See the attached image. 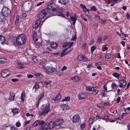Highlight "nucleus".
<instances>
[{
	"label": "nucleus",
	"mask_w": 130,
	"mask_h": 130,
	"mask_svg": "<svg viewBox=\"0 0 130 130\" xmlns=\"http://www.w3.org/2000/svg\"><path fill=\"white\" fill-rule=\"evenodd\" d=\"M26 41V37L24 34H23L19 35L15 39H13L12 42L16 46H19L25 43Z\"/></svg>",
	"instance_id": "1"
},
{
	"label": "nucleus",
	"mask_w": 130,
	"mask_h": 130,
	"mask_svg": "<svg viewBox=\"0 0 130 130\" xmlns=\"http://www.w3.org/2000/svg\"><path fill=\"white\" fill-rule=\"evenodd\" d=\"M63 12V9L62 8H52L51 11L50 12V16L49 17L56 15L64 18V14L61 13Z\"/></svg>",
	"instance_id": "2"
},
{
	"label": "nucleus",
	"mask_w": 130,
	"mask_h": 130,
	"mask_svg": "<svg viewBox=\"0 0 130 130\" xmlns=\"http://www.w3.org/2000/svg\"><path fill=\"white\" fill-rule=\"evenodd\" d=\"M41 109L42 111L41 113L42 115H44L48 113L50 110V107L49 105L47 104H44L42 105Z\"/></svg>",
	"instance_id": "3"
},
{
	"label": "nucleus",
	"mask_w": 130,
	"mask_h": 130,
	"mask_svg": "<svg viewBox=\"0 0 130 130\" xmlns=\"http://www.w3.org/2000/svg\"><path fill=\"white\" fill-rule=\"evenodd\" d=\"M10 13V10L7 7H4L1 11V14L2 16L5 18L6 19V17H7Z\"/></svg>",
	"instance_id": "4"
},
{
	"label": "nucleus",
	"mask_w": 130,
	"mask_h": 130,
	"mask_svg": "<svg viewBox=\"0 0 130 130\" xmlns=\"http://www.w3.org/2000/svg\"><path fill=\"white\" fill-rule=\"evenodd\" d=\"M42 68L47 74H49L50 73L53 72L56 70L55 68L50 66L45 67V66H42Z\"/></svg>",
	"instance_id": "5"
},
{
	"label": "nucleus",
	"mask_w": 130,
	"mask_h": 130,
	"mask_svg": "<svg viewBox=\"0 0 130 130\" xmlns=\"http://www.w3.org/2000/svg\"><path fill=\"white\" fill-rule=\"evenodd\" d=\"M47 14L46 11L44 10H43L40 12L38 13V19L37 20H41L44 18L46 15Z\"/></svg>",
	"instance_id": "6"
},
{
	"label": "nucleus",
	"mask_w": 130,
	"mask_h": 130,
	"mask_svg": "<svg viewBox=\"0 0 130 130\" xmlns=\"http://www.w3.org/2000/svg\"><path fill=\"white\" fill-rule=\"evenodd\" d=\"M10 73L9 70L5 69L1 71V75L3 77L5 78L9 76Z\"/></svg>",
	"instance_id": "7"
},
{
	"label": "nucleus",
	"mask_w": 130,
	"mask_h": 130,
	"mask_svg": "<svg viewBox=\"0 0 130 130\" xmlns=\"http://www.w3.org/2000/svg\"><path fill=\"white\" fill-rule=\"evenodd\" d=\"M44 124H45V122L44 121L42 120H38L34 122V123L32 125V127H34L38 126H42V125L44 126L45 125H43Z\"/></svg>",
	"instance_id": "8"
},
{
	"label": "nucleus",
	"mask_w": 130,
	"mask_h": 130,
	"mask_svg": "<svg viewBox=\"0 0 130 130\" xmlns=\"http://www.w3.org/2000/svg\"><path fill=\"white\" fill-rule=\"evenodd\" d=\"M119 83L120 84L119 85V87L120 88L122 87L123 88L125 87L127 85V83L125 80L123 79H120L119 80Z\"/></svg>",
	"instance_id": "9"
},
{
	"label": "nucleus",
	"mask_w": 130,
	"mask_h": 130,
	"mask_svg": "<svg viewBox=\"0 0 130 130\" xmlns=\"http://www.w3.org/2000/svg\"><path fill=\"white\" fill-rule=\"evenodd\" d=\"M87 96V93L85 92H83L80 93L79 94L78 97L79 100H81L84 99Z\"/></svg>",
	"instance_id": "10"
},
{
	"label": "nucleus",
	"mask_w": 130,
	"mask_h": 130,
	"mask_svg": "<svg viewBox=\"0 0 130 130\" xmlns=\"http://www.w3.org/2000/svg\"><path fill=\"white\" fill-rule=\"evenodd\" d=\"M80 6L81 8L83 9V11L85 13V14L87 16L89 14V12L88 9L86 7L85 5L81 4L80 5Z\"/></svg>",
	"instance_id": "11"
},
{
	"label": "nucleus",
	"mask_w": 130,
	"mask_h": 130,
	"mask_svg": "<svg viewBox=\"0 0 130 130\" xmlns=\"http://www.w3.org/2000/svg\"><path fill=\"white\" fill-rule=\"evenodd\" d=\"M41 21L39 20H37L36 21L35 23L33 25V28L35 29L38 28L41 24Z\"/></svg>",
	"instance_id": "12"
},
{
	"label": "nucleus",
	"mask_w": 130,
	"mask_h": 130,
	"mask_svg": "<svg viewBox=\"0 0 130 130\" xmlns=\"http://www.w3.org/2000/svg\"><path fill=\"white\" fill-rule=\"evenodd\" d=\"M73 42L64 43L63 44L62 46L63 47H67V49H68L70 48L73 45Z\"/></svg>",
	"instance_id": "13"
},
{
	"label": "nucleus",
	"mask_w": 130,
	"mask_h": 130,
	"mask_svg": "<svg viewBox=\"0 0 130 130\" xmlns=\"http://www.w3.org/2000/svg\"><path fill=\"white\" fill-rule=\"evenodd\" d=\"M79 119L78 115L76 114L74 115L72 117V121L73 122L76 123L79 121Z\"/></svg>",
	"instance_id": "14"
},
{
	"label": "nucleus",
	"mask_w": 130,
	"mask_h": 130,
	"mask_svg": "<svg viewBox=\"0 0 130 130\" xmlns=\"http://www.w3.org/2000/svg\"><path fill=\"white\" fill-rule=\"evenodd\" d=\"M63 120L62 119H59L56 120L55 122H54L55 124L56 125H59L63 122Z\"/></svg>",
	"instance_id": "15"
},
{
	"label": "nucleus",
	"mask_w": 130,
	"mask_h": 130,
	"mask_svg": "<svg viewBox=\"0 0 130 130\" xmlns=\"http://www.w3.org/2000/svg\"><path fill=\"white\" fill-rule=\"evenodd\" d=\"M44 91L43 90H42L41 92H40V94L38 96V100H41L44 97Z\"/></svg>",
	"instance_id": "16"
},
{
	"label": "nucleus",
	"mask_w": 130,
	"mask_h": 130,
	"mask_svg": "<svg viewBox=\"0 0 130 130\" xmlns=\"http://www.w3.org/2000/svg\"><path fill=\"white\" fill-rule=\"evenodd\" d=\"M55 124L54 122V121H52L50 122L48 124L47 127L49 128H52L55 127Z\"/></svg>",
	"instance_id": "17"
},
{
	"label": "nucleus",
	"mask_w": 130,
	"mask_h": 130,
	"mask_svg": "<svg viewBox=\"0 0 130 130\" xmlns=\"http://www.w3.org/2000/svg\"><path fill=\"white\" fill-rule=\"evenodd\" d=\"M26 94L24 90L22 91L21 95V99L22 101L24 102L25 98L26 97Z\"/></svg>",
	"instance_id": "18"
},
{
	"label": "nucleus",
	"mask_w": 130,
	"mask_h": 130,
	"mask_svg": "<svg viewBox=\"0 0 130 130\" xmlns=\"http://www.w3.org/2000/svg\"><path fill=\"white\" fill-rule=\"evenodd\" d=\"M20 110L19 109L15 108L13 109L12 110V112L13 115H14L18 114L20 112Z\"/></svg>",
	"instance_id": "19"
},
{
	"label": "nucleus",
	"mask_w": 130,
	"mask_h": 130,
	"mask_svg": "<svg viewBox=\"0 0 130 130\" xmlns=\"http://www.w3.org/2000/svg\"><path fill=\"white\" fill-rule=\"evenodd\" d=\"M15 97V94L13 92H10V95L8 98L9 100L12 101L14 99Z\"/></svg>",
	"instance_id": "20"
},
{
	"label": "nucleus",
	"mask_w": 130,
	"mask_h": 130,
	"mask_svg": "<svg viewBox=\"0 0 130 130\" xmlns=\"http://www.w3.org/2000/svg\"><path fill=\"white\" fill-rule=\"evenodd\" d=\"M6 40V39L5 37L0 35V43L3 44L5 42Z\"/></svg>",
	"instance_id": "21"
},
{
	"label": "nucleus",
	"mask_w": 130,
	"mask_h": 130,
	"mask_svg": "<svg viewBox=\"0 0 130 130\" xmlns=\"http://www.w3.org/2000/svg\"><path fill=\"white\" fill-rule=\"evenodd\" d=\"M77 59L78 60H84V61H86L87 58L85 57H83L82 55H79L77 58Z\"/></svg>",
	"instance_id": "22"
},
{
	"label": "nucleus",
	"mask_w": 130,
	"mask_h": 130,
	"mask_svg": "<svg viewBox=\"0 0 130 130\" xmlns=\"http://www.w3.org/2000/svg\"><path fill=\"white\" fill-rule=\"evenodd\" d=\"M61 107L63 110H66L69 108V107L66 104H62L61 105Z\"/></svg>",
	"instance_id": "23"
},
{
	"label": "nucleus",
	"mask_w": 130,
	"mask_h": 130,
	"mask_svg": "<svg viewBox=\"0 0 130 130\" xmlns=\"http://www.w3.org/2000/svg\"><path fill=\"white\" fill-rule=\"evenodd\" d=\"M33 39L35 41H37L38 40V36L37 35L36 32H35L33 35Z\"/></svg>",
	"instance_id": "24"
},
{
	"label": "nucleus",
	"mask_w": 130,
	"mask_h": 130,
	"mask_svg": "<svg viewBox=\"0 0 130 130\" xmlns=\"http://www.w3.org/2000/svg\"><path fill=\"white\" fill-rule=\"evenodd\" d=\"M87 124L86 123H84L81 124L80 126V128L81 129L84 130Z\"/></svg>",
	"instance_id": "25"
},
{
	"label": "nucleus",
	"mask_w": 130,
	"mask_h": 130,
	"mask_svg": "<svg viewBox=\"0 0 130 130\" xmlns=\"http://www.w3.org/2000/svg\"><path fill=\"white\" fill-rule=\"evenodd\" d=\"M120 75L118 74L117 72H115L113 73L112 74V75L114 77L117 78L118 79H119V77Z\"/></svg>",
	"instance_id": "26"
},
{
	"label": "nucleus",
	"mask_w": 130,
	"mask_h": 130,
	"mask_svg": "<svg viewBox=\"0 0 130 130\" xmlns=\"http://www.w3.org/2000/svg\"><path fill=\"white\" fill-rule=\"evenodd\" d=\"M51 47L53 48H55L57 46V44L56 43H53L50 44Z\"/></svg>",
	"instance_id": "27"
},
{
	"label": "nucleus",
	"mask_w": 130,
	"mask_h": 130,
	"mask_svg": "<svg viewBox=\"0 0 130 130\" xmlns=\"http://www.w3.org/2000/svg\"><path fill=\"white\" fill-rule=\"evenodd\" d=\"M72 79L73 80L74 82H76L79 81L80 80V78L76 76L72 78Z\"/></svg>",
	"instance_id": "28"
},
{
	"label": "nucleus",
	"mask_w": 130,
	"mask_h": 130,
	"mask_svg": "<svg viewBox=\"0 0 130 130\" xmlns=\"http://www.w3.org/2000/svg\"><path fill=\"white\" fill-rule=\"evenodd\" d=\"M58 2L61 3L62 4L64 5L66 4L68 2L67 0H59Z\"/></svg>",
	"instance_id": "29"
},
{
	"label": "nucleus",
	"mask_w": 130,
	"mask_h": 130,
	"mask_svg": "<svg viewBox=\"0 0 130 130\" xmlns=\"http://www.w3.org/2000/svg\"><path fill=\"white\" fill-rule=\"evenodd\" d=\"M63 72L60 71V70L59 71H57L56 72V74L59 76H60L62 74Z\"/></svg>",
	"instance_id": "30"
},
{
	"label": "nucleus",
	"mask_w": 130,
	"mask_h": 130,
	"mask_svg": "<svg viewBox=\"0 0 130 130\" xmlns=\"http://www.w3.org/2000/svg\"><path fill=\"white\" fill-rule=\"evenodd\" d=\"M70 19L73 21V25H74L75 24L76 21V18L73 17H71L70 18Z\"/></svg>",
	"instance_id": "31"
},
{
	"label": "nucleus",
	"mask_w": 130,
	"mask_h": 130,
	"mask_svg": "<svg viewBox=\"0 0 130 130\" xmlns=\"http://www.w3.org/2000/svg\"><path fill=\"white\" fill-rule=\"evenodd\" d=\"M98 90L94 89V88H93V90H92V94L93 95L96 94L98 92Z\"/></svg>",
	"instance_id": "32"
},
{
	"label": "nucleus",
	"mask_w": 130,
	"mask_h": 130,
	"mask_svg": "<svg viewBox=\"0 0 130 130\" xmlns=\"http://www.w3.org/2000/svg\"><path fill=\"white\" fill-rule=\"evenodd\" d=\"M105 57L106 59L108 60L110 58L111 55L110 54H106L105 56Z\"/></svg>",
	"instance_id": "33"
},
{
	"label": "nucleus",
	"mask_w": 130,
	"mask_h": 130,
	"mask_svg": "<svg viewBox=\"0 0 130 130\" xmlns=\"http://www.w3.org/2000/svg\"><path fill=\"white\" fill-rule=\"evenodd\" d=\"M92 88H93L92 87L87 86L86 87V89L88 91H92Z\"/></svg>",
	"instance_id": "34"
},
{
	"label": "nucleus",
	"mask_w": 130,
	"mask_h": 130,
	"mask_svg": "<svg viewBox=\"0 0 130 130\" xmlns=\"http://www.w3.org/2000/svg\"><path fill=\"white\" fill-rule=\"evenodd\" d=\"M124 110L126 113H129L130 112V107H128L126 108Z\"/></svg>",
	"instance_id": "35"
},
{
	"label": "nucleus",
	"mask_w": 130,
	"mask_h": 130,
	"mask_svg": "<svg viewBox=\"0 0 130 130\" xmlns=\"http://www.w3.org/2000/svg\"><path fill=\"white\" fill-rule=\"evenodd\" d=\"M19 22V17L17 15L16 17V19L15 22V24L17 25Z\"/></svg>",
	"instance_id": "36"
},
{
	"label": "nucleus",
	"mask_w": 130,
	"mask_h": 130,
	"mask_svg": "<svg viewBox=\"0 0 130 130\" xmlns=\"http://www.w3.org/2000/svg\"><path fill=\"white\" fill-rule=\"evenodd\" d=\"M39 86L38 84L37 83H36L35 85L34 86L33 89L34 88L36 90L38 89L39 87Z\"/></svg>",
	"instance_id": "37"
},
{
	"label": "nucleus",
	"mask_w": 130,
	"mask_h": 130,
	"mask_svg": "<svg viewBox=\"0 0 130 130\" xmlns=\"http://www.w3.org/2000/svg\"><path fill=\"white\" fill-rule=\"evenodd\" d=\"M96 48V47L95 46H91V52L92 54L95 50Z\"/></svg>",
	"instance_id": "38"
},
{
	"label": "nucleus",
	"mask_w": 130,
	"mask_h": 130,
	"mask_svg": "<svg viewBox=\"0 0 130 130\" xmlns=\"http://www.w3.org/2000/svg\"><path fill=\"white\" fill-rule=\"evenodd\" d=\"M70 98L69 96H68L66 97L65 98V99H63L62 100V101H68L70 100Z\"/></svg>",
	"instance_id": "39"
},
{
	"label": "nucleus",
	"mask_w": 130,
	"mask_h": 130,
	"mask_svg": "<svg viewBox=\"0 0 130 130\" xmlns=\"http://www.w3.org/2000/svg\"><path fill=\"white\" fill-rule=\"evenodd\" d=\"M61 95L60 94H58L55 97V101L58 100L60 99Z\"/></svg>",
	"instance_id": "40"
},
{
	"label": "nucleus",
	"mask_w": 130,
	"mask_h": 130,
	"mask_svg": "<svg viewBox=\"0 0 130 130\" xmlns=\"http://www.w3.org/2000/svg\"><path fill=\"white\" fill-rule=\"evenodd\" d=\"M27 16V15L26 13H22L21 15V18L23 19L25 18Z\"/></svg>",
	"instance_id": "41"
},
{
	"label": "nucleus",
	"mask_w": 130,
	"mask_h": 130,
	"mask_svg": "<svg viewBox=\"0 0 130 130\" xmlns=\"http://www.w3.org/2000/svg\"><path fill=\"white\" fill-rule=\"evenodd\" d=\"M40 130H47V128L46 127H44V126L43 125L41 126L39 128Z\"/></svg>",
	"instance_id": "42"
},
{
	"label": "nucleus",
	"mask_w": 130,
	"mask_h": 130,
	"mask_svg": "<svg viewBox=\"0 0 130 130\" xmlns=\"http://www.w3.org/2000/svg\"><path fill=\"white\" fill-rule=\"evenodd\" d=\"M66 49L63 50V51L61 52V54H60V56L61 57H63L65 55H66L67 54H66V52L65 51Z\"/></svg>",
	"instance_id": "43"
},
{
	"label": "nucleus",
	"mask_w": 130,
	"mask_h": 130,
	"mask_svg": "<svg viewBox=\"0 0 130 130\" xmlns=\"http://www.w3.org/2000/svg\"><path fill=\"white\" fill-rule=\"evenodd\" d=\"M6 59L5 58H2L0 59V62L1 63H3L5 62Z\"/></svg>",
	"instance_id": "44"
},
{
	"label": "nucleus",
	"mask_w": 130,
	"mask_h": 130,
	"mask_svg": "<svg viewBox=\"0 0 130 130\" xmlns=\"http://www.w3.org/2000/svg\"><path fill=\"white\" fill-rule=\"evenodd\" d=\"M35 76L37 78L39 77L41 78L42 77V75L40 74L37 73H36L35 75Z\"/></svg>",
	"instance_id": "45"
},
{
	"label": "nucleus",
	"mask_w": 130,
	"mask_h": 130,
	"mask_svg": "<svg viewBox=\"0 0 130 130\" xmlns=\"http://www.w3.org/2000/svg\"><path fill=\"white\" fill-rule=\"evenodd\" d=\"M94 120V119L92 118L91 117L90 118L89 120V123L91 124L93 122Z\"/></svg>",
	"instance_id": "46"
},
{
	"label": "nucleus",
	"mask_w": 130,
	"mask_h": 130,
	"mask_svg": "<svg viewBox=\"0 0 130 130\" xmlns=\"http://www.w3.org/2000/svg\"><path fill=\"white\" fill-rule=\"evenodd\" d=\"M46 62V60L45 59H43L41 60L40 61V63L41 65H43Z\"/></svg>",
	"instance_id": "47"
},
{
	"label": "nucleus",
	"mask_w": 130,
	"mask_h": 130,
	"mask_svg": "<svg viewBox=\"0 0 130 130\" xmlns=\"http://www.w3.org/2000/svg\"><path fill=\"white\" fill-rule=\"evenodd\" d=\"M107 47L105 46L104 45H103L102 46V50L103 51H105L107 50Z\"/></svg>",
	"instance_id": "48"
},
{
	"label": "nucleus",
	"mask_w": 130,
	"mask_h": 130,
	"mask_svg": "<svg viewBox=\"0 0 130 130\" xmlns=\"http://www.w3.org/2000/svg\"><path fill=\"white\" fill-rule=\"evenodd\" d=\"M117 86L118 87L117 85L115 83H112L111 84V87L112 88H115Z\"/></svg>",
	"instance_id": "49"
},
{
	"label": "nucleus",
	"mask_w": 130,
	"mask_h": 130,
	"mask_svg": "<svg viewBox=\"0 0 130 130\" xmlns=\"http://www.w3.org/2000/svg\"><path fill=\"white\" fill-rule=\"evenodd\" d=\"M91 10L94 11H96V9L95 6H92L91 8Z\"/></svg>",
	"instance_id": "50"
},
{
	"label": "nucleus",
	"mask_w": 130,
	"mask_h": 130,
	"mask_svg": "<svg viewBox=\"0 0 130 130\" xmlns=\"http://www.w3.org/2000/svg\"><path fill=\"white\" fill-rule=\"evenodd\" d=\"M30 121V120H29V121H25L24 122V124L23 125L24 126V125H27V124H28L29 123Z\"/></svg>",
	"instance_id": "51"
},
{
	"label": "nucleus",
	"mask_w": 130,
	"mask_h": 130,
	"mask_svg": "<svg viewBox=\"0 0 130 130\" xmlns=\"http://www.w3.org/2000/svg\"><path fill=\"white\" fill-rule=\"evenodd\" d=\"M121 36L122 38L126 37H128V35L127 34L122 33L121 34Z\"/></svg>",
	"instance_id": "52"
},
{
	"label": "nucleus",
	"mask_w": 130,
	"mask_h": 130,
	"mask_svg": "<svg viewBox=\"0 0 130 130\" xmlns=\"http://www.w3.org/2000/svg\"><path fill=\"white\" fill-rule=\"evenodd\" d=\"M122 0H113L112 1H113V2L115 4L119 2Z\"/></svg>",
	"instance_id": "53"
},
{
	"label": "nucleus",
	"mask_w": 130,
	"mask_h": 130,
	"mask_svg": "<svg viewBox=\"0 0 130 130\" xmlns=\"http://www.w3.org/2000/svg\"><path fill=\"white\" fill-rule=\"evenodd\" d=\"M11 130H18V128L15 127H12L10 128Z\"/></svg>",
	"instance_id": "54"
},
{
	"label": "nucleus",
	"mask_w": 130,
	"mask_h": 130,
	"mask_svg": "<svg viewBox=\"0 0 130 130\" xmlns=\"http://www.w3.org/2000/svg\"><path fill=\"white\" fill-rule=\"evenodd\" d=\"M16 126L17 127H20L21 126V124L19 122H16Z\"/></svg>",
	"instance_id": "55"
},
{
	"label": "nucleus",
	"mask_w": 130,
	"mask_h": 130,
	"mask_svg": "<svg viewBox=\"0 0 130 130\" xmlns=\"http://www.w3.org/2000/svg\"><path fill=\"white\" fill-rule=\"evenodd\" d=\"M106 94L105 92V91H103L101 93V96L102 97H105V95Z\"/></svg>",
	"instance_id": "56"
},
{
	"label": "nucleus",
	"mask_w": 130,
	"mask_h": 130,
	"mask_svg": "<svg viewBox=\"0 0 130 130\" xmlns=\"http://www.w3.org/2000/svg\"><path fill=\"white\" fill-rule=\"evenodd\" d=\"M102 64V63L100 62H96L95 64V65L96 66H99Z\"/></svg>",
	"instance_id": "57"
},
{
	"label": "nucleus",
	"mask_w": 130,
	"mask_h": 130,
	"mask_svg": "<svg viewBox=\"0 0 130 130\" xmlns=\"http://www.w3.org/2000/svg\"><path fill=\"white\" fill-rule=\"evenodd\" d=\"M98 26V24L97 23H94L93 25V27L95 28H96Z\"/></svg>",
	"instance_id": "58"
},
{
	"label": "nucleus",
	"mask_w": 130,
	"mask_h": 130,
	"mask_svg": "<svg viewBox=\"0 0 130 130\" xmlns=\"http://www.w3.org/2000/svg\"><path fill=\"white\" fill-rule=\"evenodd\" d=\"M102 39V37H101L99 36L98 39V42H100L101 41Z\"/></svg>",
	"instance_id": "59"
},
{
	"label": "nucleus",
	"mask_w": 130,
	"mask_h": 130,
	"mask_svg": "<svg viewBox=\"0 0 130 130\" xmlns=\"http://www.w3.org/2000/svg\"><path fill=\"white\" fill-rule=\"evenodd\" d=\"M11 80L12 81L15 82L18 81L19 79H11Z\"/></svg>",
	"instance_id": "60"
},
{
	"label": "nucleus",
	"mask_w": 130,
	"mask_h": 130,
	"mask_svg": "<svg viewBox=\"0 0 130 130\" xmlns=\"http://www.w3.org/2000/svg\"><path fill=\"white\" fill-rule=\"evenodd\" d=\"M121 98L120 97H118L117 99V103H118L120 100Z\"/></svg>",
	"instance_id": "61"
},
{
	"label": "nucleus",
	"mask_w": 130,
	"mask_h": 130,
	"mask_svg": "<svg viewBox=\"0 0 130 130\" xmlns=\"http://www.w3.org/2000/svg\"><path fill=\"white\" fill-rule=\"evenodd\" d=\"M120 43L121 44L123 47H124L125 46V42L123 41H122Z\"/></svg>",
	"instance_id": "62"
},
{
	"label": "nucleus",
	"mask_w": 130,
	"mask_h": 130,
	"mask_svg": "<svg viewBox=\"0 0 130 130\" xmlns=\"http://www.w3.org/2000/svg\"><path fill=\"white\" fill-rule=\"evenodd\" d=\"M27 77L28 78H32L33 77V76L31 74H28Z\"/></svg>",
	"instance_id": "63"
},
{
	"label": "nucleus",
	"mask_w": 130,
	"mask_h": 130,
	"mask_svg": "<svg viewBox=\"0 0 130 130\" xmlns=\"http://www.w3.org/2000/svg\"><path fill=\"white\" fill-rule=\"evenodd\" d=\"M108 118V117L107 115L103 117L104 119L105 120H107V119Z\"/></svg>",
	"instance_id": "64"
}]
</instances>
